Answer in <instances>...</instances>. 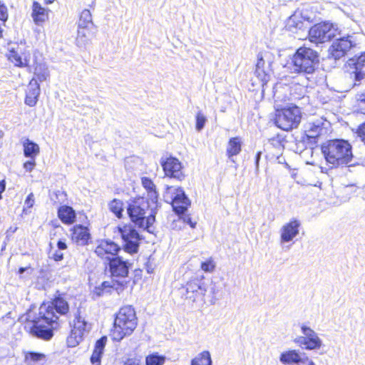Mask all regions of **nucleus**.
<instances>
[{
    "label": "nucleus",
    "mask_w": 365,
    "mask_h": 365,
    "mask_svg": "<svg viewBox=\"0 0 365 365\" xmlns=\"http://www.w3.org/2000/svg\"><path fill=\"white\" fill-rule=\"evenodd\" d=\"M356 133L360 140L365 144V122L358 126Z\"/></svg>",
    "instance_id": "49530a36"
},
{
    "label": "nucleus",
    "mask_w": 365,
    "mask_h": 365,
    "mask_svg": "<svg viewBox=\"0 0 365 365\" xmlns=\"http://www.w3.org/2000/svg\"><path fill=\"white\" fill-rule=\"evenodd\" d=\"M322 151L326 161L332 168H351L359 164L353 155L352 147L347 140H329L322 146Z\"/></svg>",
    "instance_id": "f03ea898"
},
{
    "label": "nucleus",
    "mask_w": 365,
    "mask_h": 365,
    "mask_svg": "<svg viewBox=\"0 0 365 365\" xmlns=\"http://www.w3.org/2000/svg\"><path fill=\"white\" fill-rule=\"evenodd\" d=\"M149 201L146 202L143 198L133 201L128 207V213L131 220L139 227L148 232H153V225L155 220V210Z\"/></svg>",
    "instance_id": "7ed1b4c3"
},
{
    "label": "nucleus",
    "mask_w": 365,
    "mask_h": 365,
    "mask_svg": "<svg viewBox=\"0 0 365 365\" xmlns=\"http://www.w3.org/2000/svg\"><path fill=\"white\" fill-rule=\"evenodd\" d=\"M63 257V255L61 251H56L53 255V258L55 261H60Z\"/></svg>",
    "instance_id": "5fc2aeb1"
},
{
    "label": "nucleus",
    "mask_w": 365,
    "mask_h": 365,
    "mask_svg": "<svg viewBox=\"0 0 365 365\" xmlns=\"http://www.w3.org/2000/svg\"><path fill=\"white\" fill-rule=\"evenodd\" d=\"M90 329V325L86 322L85 319L81 316H76L73 321V331L77 332L83 336L86 332Z\"/></svg>",
    "instance_id": "473e14b6"
},
{
    "label": "nucleus",
    "mask_w": 365,
    "mask_h": 365,
    "mask_svg": "<svg viewBox=\"0 0 365 365\" xmlns=\"http://www.w3.org/2000/svg\"><path fill=\"white\" fill-rule=\"evenodd\" d=\"M107 341V337L103 336L98 339L96 344L91 357V362L93 365H101V359Z\"/></svg>",
    "instance_id": "bb28decb"
},
{
    "label": "nucleus",
    "mask_w": 365,
    "mask_h": 365,
    "mask_svg": "<svg viewBox=\"0 0 365 365\" xmlns=\"http://www.w3.org/2000/svg\"><path fill=\"white\" fill-rule=\"evenodd\" d=\"M327 121L322 118L311 120L305 125V132L309 138H314L326 132Z\"/></svg>",
    "instance_id": "412c9836"
},
{
    "label": "nucleus",
    "mask_w": 365,
    "mask_h": 365,
    "mask_svg": "<svg viewBox=\"0 0 365 365\" xmlns=\"http://www.w3.org/2000/svg\"><path fill=\"white\" fill-rule=\"evenodd\" d=\"M91 29L86 27H78L76 36V44L80 48H84L90 41Z\"/></svg>",
    "instance_id": "7c9ffc66"
},
{
    "label": "nucleus",
    "mask_w": 365,
    "mask_h": 365,
    "mask_svg": "<svg viewBox=\"0 0 365 365\" xmlns=\"http://www.w3.org/2000/svg\"><path fill=\"white\" fill-rule=\"evenodd\" d=\"M34 202H35L34 195L31 192L27 196V197L24 202V207L23 209V212L26 215L30 213L29 209H31L34 206Z\"/></svg>",
    "instance_id": "79ce46f5"
},
{
    "label": "nucleus",
    "mask_w": 365,
    "mask_h": 365,
    "mask_svg": "<svg viewBox=\"0 0 365 365\" xmlns=\"http://www.w3.org/2000/svg\"><path fill=\"white\" fill-rule=\"evenodd\" d=\"M123 365H140V364L137 359H128L124 362Z\"/></svg>",
    "instance_id": "603ef678"
},
{
    "label": "nucleus",
    "mask_w": 365,
    "mask_h": 365,
    "mask_svg": "<svg viewBox=\"0 0 365 365\" xmlns=\"http://www.w3.org/2000/svg\"><path fill=\"white\" fill-rule=\"evenodd\" d=\"M302 336H299L294 339V342L304 346L307 350H318L323 346L322 340L319 334L311 327L302 324L300 326Z\"/></svg>",
    "instance_id": "9d476101"
},
{
    "label": "nucleus",
    "mask_w": 365,
    "mask_h": 365,
    "mask_svg": "<svg viewBox=\"0 0 365 365\" xmlns=\"http://www.w3.org/2000/svg\"><path fill=\"white\" fill-rule=\"evenodd\" d=\"M54 1V0H44L45 4H52Z\"/></svg>",
    "instance_id": "bf43d9fd"
},
{
    "label": "nucleus",
    "mask_w": 365,
    "mask_h": 365,
    "mask_svg": "<svg viewBox=\"0 0 365 365\" xmlns=\"http://www.w3.org/2000/svg\"><path fill=\"white\" fill-rule=\"evenodd\" d=\"M57 247L59 250H63L67 248V245L65 242L59 240L57 243Z\"/></svg>",
    "instance_id": "6e6d98bb"
},
{
    "label": "nucleus",
    "mask_w": 365,
    "mask_h": 365,
    "mask_svg": "<svg viewBox=\"0 0 365 365\" xmlns=\"http://www.w3.org/2000/svg\"><path fill=\"white\" fill-rule=\"evenodd\" d=\"M270 63L264 60L262 54L257 55V61L256 63L255 75L262 83H266L269 80V73L271 71Z\"/></svg>",
    "instance_id": "4be33fe9"
},
{
    "label": "nucleus",
    "mask_w": 365,
    "mask_h": 365,
    "mask_svg": "<svg viewBox=\"0 0 365 365\" xmlns=\"http://www.w3.org/2000/svg\"><path fill=\"white\" fill-rule=\"evenodd\" d=\"M72 240L80 245H86L90 239V233L86 227L76 225L72 230Z\"/></svg>",
    "instance_id": "393cba45"
},
{
    "label": "nucleus",
    "mask_w": 365,
    "mask_h": 365,
    "mask_svg": "<svg viewBox=\"0 0 365 365\" xmlns=\"http://www.w3.org/2000/svg\"><path fill=\"white\" fill-rule=\"evenodd\" d=\"M142 185L148 192V201L150 202L155 207H158V194L153 182L148 178L141 179Z\"/></svg>",
    "instance_id": "b1692460"
},
{
    "label": "nucleus",
    "mask_w": 365,
    "mask_h": 365,
    "mask_svg": "<svg viewBox=\"0 0 365 365\" xmlns=\"http://www.w3.org/2000/svg\"><path fill=\"white\" fill-rule=\"evenodd\" d=\"M31 16L34 23L39 25L46 21L48 19V14L46 9L43 8L38 2L34 1Z\"/></svg>",
    "instance_id": "c756f323"
},
{
    "label": "nucleus",
    "mask_w": 365,
    "mask_h": 365,
    "mask_svg": "<svg viewBox=\"0 0 365 365\" xmlns=\"http://www.w3.org/2000/svg\"><path fill=\"white\" fill-rule=\"evenodd\" d=\"M301 119V110L297 106L291 105L276 109L274 123L278 128L283 130L287 131L296 128Z\"/></svg>",
    "instance_id": "423d86ee"
},
{
    "label": "nucleus",
    "mask_w": 365,
    "mask_h": 365,
    "mask_svg": "<svg viewBox=\"0 0 365 365\" xmlns=\"http://www.w3.org/2000/svg\"><path fill=\"white\" fill-rule=\"evenodd\" d=\"M340 34L338 26L329 21L314 25L308 34L309 41L316 44L328 42Z\"/></svg>",
    "instance_id": "0eeeda50"
},
{
    "label": "nucleus",
    "mask_w": 365,
    "mask_h": 365,
    "mask_svg": "<svg viewBox=\"0 0 365 365\" xmlns=\"http://www.w3.org/2000/svg\"><path fill=\"white\" fill-rule=\"evenodd\" d=\"M120 250V247L115 242L109 240L101 241L95 250V253L102 259L108 261L110 258H115V255Z\"/></svg>",
    "instance_id": "6ab92c4d"
},
{
    "label": "nucleus",
    "mask_w": 365,
    "mask_h": 365,
    "mask_svg": "<svg viewBox=\"0 0 365 365\" xmlns=\"http://www.w3.org/2000/svg\"><path fill=\"white\" fill-rule=\"evenodd\" d=\"M279 361L284 365H315L305 353L297 349H289L281 353Z\"/></svg>",
    "instance_id": "9b49d317"
},
{
    "label": "nucleus",
    "mask_w": 365,
    "mask_h": 365,
    "mask_svg": "<svg viewBox=\"0 0 365 365\" xmlns=\"http://www.w3.org/2000/svg\"><path fill=\"white\" fill-rule=\"evenodd\" d=\"M8 19L7 8L4 4H0V20L6 21Z\"/></svg>",
    "instance_id": "8fccbe9b"
},
{
    "label": "nucleus",
    "mask_w": 365,
    "mask_h": 365,
    "mask_svg": "<svg viewBox=\"0 0 365 365\" xmlns=\"http://www.w3.org/2000/svg\"><path fill=\"white\" fill-rule=\"evenodd\" d=\"M356 41L353 36L341 37L336 39L329 48L330 54L335 59H339L343 57L351 47L356 45Z\"/></svg>",
    "instance_id": "4468645a"
},
{
    "label": "nucleus",
    "mask_w": 365,
    "mask_h": 365,
    "mask_svg": "<svg viewBox=\"0 0 365 365\" xmlns=\"http://www.w3.org/2000/svg\"><path fill=\"white\" fill-rule=\"evenodd\" d=\"M7 56L9 60L14 63L15 66L24 67L22 60L21 59V55L17 45L9 48Z\"/></svg>",
    "instance_id": "72a5a7b5"
},
{
    "label": "nucleus",
    "mask_w": 365,
    "mask_h": 365,
    "mask_svg": "<svg viewBox=\"0 0 365 365\" xmlns=\"http://www.w3.org/2000/svg\"><path fill=\"white\" fill-rule=\"evenodd\" d=\"M55 197H56V200L53 199V197H51V200L53 201V202L55 204H57V203H60L61 201L63 202L64 200H65V197H66V194L64 192H62V191H57L56 192H55Z\"/></svg>",
    "instance_id": "09e8293b"
},
{
    "label": "nucleus",
    "mask_w": 365,
    "mask_h": 365,
    "mask_svg": "<svg viewBox=\"0 0 365 365\" xmlns=\"http://www.w3.org/2000/svg\"><path fill=\"white\" fill-rule=\"evenodd\" d=\"M125 288V280L115 282L106 281L101 283V285L96 287L92 292L93 298L100 297L106 292H110V289H115L118 294L123 291Z\"/></svg>",
    "instance_id": "aec40b11"
},
{
    "label": "nucleus",
    "mask_w": 365,
    "mask_h": 365,
    "mask_svg": "<svg viewBox=\"0 0 365 365\" xmlns=\"http://www.w3.org/2000/svg\"><path fill=\"white\" fill-rule=\"evenodd\" d=\"M207 287L201 279L195 278L189 281L186 284L185 298L192 302H203Z\"/></svg>",
    "instance_id": "ddd939ff"
},
{
    "label": "nucleus",
    "mask_w": 365,
    "mask_h": 365,
    "mask_svg": "<svg viewBox=\"0 0 365 365\" xmlns=\"http://www.w3.org/2000/svg\"><path fill=\"white\" fill-rule=\"evenodd\" d=\"M92 26V16L90 11L88 9L83 10L79 19L78 27L91 28Z\"/></svg>",
    "instance_id": "f704fd0d"
},
{
    "label": "nucleus",
    "mask_w": 365,
    "mask_h": 365,
    "mask_svg": "<svg viewBox=\"0 0 365 365\" xmlns=\"http://www.w3.org/2000/svg\"><path fill=\"white\" fill-rule=\"evenodd\" d=\"M4 136V133L2 130H0V139L2 138Z\"/></svg>",
    "instance_id": "680f3d73"
},
{
    "label": "nucleus",
    "mask_w": 365,
    "mask_h": 365,
    "mask_svg": "<svg viewBox=\"0 0 365 365\" xmlns=\"http://www.w3.org/2000/svg\"><path fill=\"white\" fill-rule=\"evenodd\" d=\"M82 339V335L71 329V334L67 338V344L69 347H75L81 341Z\"/></svg>",
    "instance_id": "a19ab883"
},
{
    "label": "nucleus",
    "mask_w": 365,
    "mask_h": 365,
    "mask_svg": "<svg viewBox=\"0 0 365 365\" xmlns=\"http://www.w3.org/2000/svg\"><path fill=\"white\" fill-rule=\"evenodd\" d=\"M242 140L240 137L231 138L227 143L226 154L234 162L233 156L238 155L242 150Z\"/></svg>",
    "instance_id": "cd10ccee"
},
{
    "label": "nucleus",
    "mask_w": 365,
    "mask_h": 365,
    "mask_svg": "<svg viewBox=\"0 0 365 365\" xmlns=\"http://www.w3.org/2000/svg\"><path fill=\"white\" fill-rule=\"evenodd\" d=\"M356 112L365 115V92L358 93L356 95Z\"/></svg>",
    "instance_id": "ea45409f"
},
{
    "label": "nucleus",
    "mask_w": 365,
    "mask_h": 365,
    "mask_svg": "<svg viewBox=\"0 0 365 365\" xmlns=\"http://www.w3.org/2000/svg\"><path fill=\"white\" fill-rule=\"evenodd\" d=\"M319 62L317 53L307 47L299 48L287 66L292 73L312 74Z\"/></svg>",
    "instance_id": "39448f33"
},
{
    "label": "nucleus",
    "mask_w": 365,
    "mask_h": 365,
    "mask_svg": "<svg viewBox=\"0 0 365 365\" xmlns=\"http://www.w3.org/2000/svg\"><path fill=\"white\" fill-rule=\"evenodd\" d=\"M34 74L37 78V81L43 82L48 78L49 71L44 64H39L35 67Z\"/></svg>",
    "instance_id": "e433bc0d"
},
{
    "label": "nucleus",
    "mask_w": 365,
    "mask_h": 365,
    "mask_svg": "<svg viewBox=\"0 0 365 365\" xmlns=\"http://www.w3.org/2000/svg\"><path fill=\"white\" fill-rule=\"evenodd\" d=\"M68 309V302L62 297L43 303L39 307L38 317L32 320L31 332L39 339H51L53 335L52 329L58 327L59 315L66 314Z\"/></svg>",
    "instance_id": "f257e3e1"
},
{
    "label": "nucleus",
    "mask_w": 365,
    "mask_h": 365,
    "mask_svg": "<svg viewBox=\"0 0 365 365\" xmlns=\"http://www.w3.org/2000/svg\"><path fill=\"white\" fill-rule=\"evenodd\" d=\"M40 94V86L37 80L35 78L31 79L28 86L26 95L25 98V103L29 106H34L38 101Z\"/></svg>",
    "instance_id": "5701e85b"
},
{
    "label": "nucleus",
    "mask_w": 365,
    "mask_h": 365,
    "mask_svg": "<svg viewBox=\"0 0 365 365\" xmlns=\"http://www.w3.org/2000/svg\"><path fill=\"white\" fill-rule=\"evenodd\" d=\"M165 174L170 178L181 180L184 178L182 166L178 159L170 157L161 163Z\"/></svg>",
    "instance_id": "a211bd4d"
},
{
    "label": "nucleus",
    "mask_w": 365,
    "mask_h": 365,
    "mask_svg": "<svg viewBox=\"0 0 365 365\" xmlns=\"http://www.w3.org/2000/svg\"><path fill=\"white\" fill-rule=\"evenodd\" d=\"M210 292H211L214 295L215 294V293H216V292H215V289L214 287L211 288Z\"/></svg>",
    "instance_id": "052dcab7"
},
{
    "label": "nucleus",
    "mask_w": 365,
    "mask_h": 365,
    "mask_svg": "<svg viewBox=\"0 0 365 365\" xmlns=\"http://www.w3.org/2000/svg\"><path fill=\"white\" fill-rule=\"evenodd\" d=\"M165 362V356L158 353H153L145 358L146 365H163Z\"/></svg>",
    "instance_id": "c9c22d12"
},
{
    "label": "nucleus",
    "mask_w": 365,
    "mask_h": 365,
    "mask_svg": "<svg viewBox=\"0 0 365 365\" xmlns=\"http://www.w3.org/2000/svg\"><path fill=\"white\" fill-rule=\"evenodd\" d=\"M138 319L132 306H125L116 314L111 333L113 340L120 341L125 336L130 335L136 328Z\"/></svg>",
    "instance_id": "20e7f679"
},
{
    "label": "nucleus",
    "mask_w": 365,
    "mask_h": 365,
    "mask_svg": "<svg viewBox=\"0 0 365 365\" xmlns=\"http://www.w3.org/2000/svg\"><path fill=\"white\" fill-rule=\"evenodd\" d=\"M312 21L307 11H296L287 20V26L292 32L305 30Z\"/></svg>",
    "instance_id": "2eb2a0df"
},
{
    "label": "nucleus",
    "mask_w": 365,
    "mask_h": 365,
    "mask_svg": "<svg viewBox=\"0 0 365 365\" xmlns=\"http://www.w3.org/2000/svg\"><path fill=\"white\" fill-rule=\"evenodd\" d=\"M190 365H212L210 351L205 350L197 354L190 361Z\"/></svg>",
    "instance_id": "2f4dec72"
},
{
    "label": "nucleus",
    "mask_w": 365,
    "mask_h": 365,
    "mask_svg": "<svg viewBox=\"0 0 365 365\" xmlns=\"http://www.w3.org/2000/svg\"><path fill=\"white\" fill-rule=\"evenodd\" d=\"M261 153H262L261 152H257V153L256 155V157H255V164H256L257 170L259 168V160H260Z\"/></svg>",
    "instance_id": "13d9d810"
},
{
    "label": "nucleus",
    "mask_w": 365,
    "mask_h": 365,
    "mask_svg": "<svg viewBox=\"0 0 365 365\" xmlns=\"http://www.w3.org/2000/svg\"><path fill=\"white\" fill-rule=\"evenodd\" d=\"M109 262V270L111 274V282H120L125 280V287L128 280V264L127 261L123 260L121 257L110 258Z\"/></svg>",
    "instance_id": "f8f14e48"
},
{
    "label": "nucleus",
    "mask_w": 365,
    "mask_h": 365,
    "mask_svg": "<svg viewBox=\"0 0 365 365\" xmlns=\"http://www.w3.org/2000/svg\"><path fill=\"white\" fill-rule=\"evenodd\" d=\"M274 98H279V96H277V92L274 93Z\"/></svg>",
    "instance_id": "e2e57ef3"
},
{
    "label": "nucleus",
    "mask_w": 365,
    "mask_h": 365,
    "mask_svg": "<svg viewBox=\"0 0 365 365\" xmlns=\"http://www.w3.org/2000/svg\"><path fill=\"white\" fill-rule=\"evenodd\" d=\"M19 51L21 55V59L22 60L24 66H29L30 58H31V53L29 49V47L26 46L24 43L21 42V43L18 44Z\"/></svg>",
    "instance_id": "4c0bfd02"
},
{
    "label": "nucleus",
    "mask_w": 365,
    "mask_h": 365,
    "mask_svg": "<svg viewBox=\"0 0 365 365\" xmlns=\"http://www.w3.org/2000/svg\"><path fill=\"white\" fill-rule=\"evenodd\" d=\"M118 230L122 238L125 252L130 254L137 253L142 238L134 226L130 224L119 225Z\"/></svg>",
    "instance_id": "6e6552de"
},
{
    "label": "nucleus",
    "mask_w": 365,
    "mask_h": 365,
    "mask_svg": "<svg viewBox=\"0 0 365 365\" xmlns=\"http://www.w3.org/2000/svg\"><path fill=\"white\" fill-rule=\"evenodd\" d=\"M109 210L115 214V215L120 218L122 216L123 211V203L121 200L114 199L108 205Z\"/></svg>",
    "instance_id": "58836bf2"
},
{
    "label": "nucleus",
    "mask_w": 365,
    "mask_h": 365,
    "mask_svg": "<svg viewBox=\"0 0 365 365\" xmlns=\"http://www.w3.org/2000/svg\"><path fill=\"white\" fill-rule=\"evenodd\" d=\"M6 189V182L4 180L0 181V200L1 199V193L4 192Z\"/></svg>",
    "instance_id": "4d7b16f0"
},
{
    "label": "nucleus",
    "mask_w": 365,
    "mask_h": 365,
    "mask_svg": "<svg viewBox=\"0 0 365 365\" xmlns=\"http://www.w3.org/2000/svg\"><path fill=\"white\" fill-rule=\"evenodd\" d=\"M26 272L29 275H31L32 274V269L30 267H20L19 269V274H20V277L24 278V276L22 274Z\"/></svg>",
    "instance_id": "3c124183"
},
{
    "label": "nucleus",
    "mask_w": 365,
    "mask_h": 365,
    "mask_svg": "<svg viewBox=\"0 0 365 365\" xmlns=\"http://www.w3.org/2000/svg\"><path fill=\"white\" fill-rule=\"evenodd\" d=\"M43 358V355L38 353L30 352L26 355V361L28 364H31V362H38L42 360Z\"/></svg>",
    "instance_id": "37998d69"
},
{
    "label": "nucleus",
    "mask_w": 365,
    "mask_h": 365,
    "mask_svg": "<svg viewBox=\"0 0 365 365\" xmlns=\"http://www.w3.org/2000/svg\"><path fill=\"white\" fill-rule=\"evenodd\" d=\"M167 193H173L172 205L174 210L178 214L184 213L189 205V200L180 187H168Z\"/></svg>",
    "instance_id": "f3484780"
},
{
    "label": "nucleus",
    "mask_w": 365,
    "mask_h": 365,
    "mask_svg": "<svg viewBox=\"0 0 365 365\" xmlns=\"http://www.w3.org/2000/svg\"><path fill=\"white\" fill-rule=\"evenodd\" d=\"M58 216L62 222L71 225L75 221L76 212L71 207L63 205L58 208Z\"/></svg>",
    "instance_id": "c85d7f7f"
},
{
    "label": "nucleus",
    "mask_w": 365,
    "mask_h": 365,
    "mask_svg": "<svg viewBox=\"0 0 365 365\" xmlns=\"http://www.w3.org/2000/svg\"><path fill=\"white\" fill-rule=\"evenodd\" d=\"M215 267V262L212 259L210 258L205 262L201 263V269L205 272H212Z\"/></svg>",
    "instance_id": "c03bdc74"
},
{
    "label": "nucleus",
    "mask_w": 365,
    "mask_h": 365,
    "mask_svg": "<svg viewBox=\"0 0 365 365\" xmlns=\"http://www.w3.org/2000/svg\"><path fill=\"white\" fill-rule=\"evenodd\" d=\"M36 165V159L29 158V160L26 161L24 163L23 167L26 171L31 172L34 169Z\"/></svg>",
    "instance_id": "de8ad7c7"
},
{
    "label": "nucleus",
    "mask_w": 365,
    "mask_h": 365,
    "mask_svg": "<svg viewBox=\"0 0 365 365\" xmlns=\"http://www.w3.org/2000/svg\"><path fill=\"white\" fill-rule=\"evenodd\" d=\"M183 221L190 225L191 227L194 228L195 227L196 222H192L191 220V217L188 215H185L183 217Z\"/></svg>",
    "instance_id": "864d4df0"
},
{
    "label": "nucleus",
    "mask_w": 365,
    "mask_h": 365,
    "mask_svg": "<svg viewBox=\"0 0 365 365\" xmlns=\"http://www.w3.org/2000/svg\"><path fill=\"white\" fill-rule=\"evenodd\" d=\"M350 78H354V86H358L365 79V53L349 61Z\"/></svg>",
    "instance_id": "dca6fc26"
},
{
    "label": "nucleus",
    "mask_w": 365,
    "mask_h": 365,
    "mask_svg": "<svg viewBox=\"0 0 365 365\" xmlns=\"http://www.w3.org/2000/svg\"><path fill=\"white\" fill-rule=\"evenodd\" d=\"M21 144L23 146L24 155L26 158L36 159V158L39 155V145L28 138H23L21 139Z\"/></svg>",
    "instance_id": "a878e982"
},
{
    "label": "nucleus",
    "mask_w": 365,
    "mask_h": 365,
    "mask_svg": "<svg viewBox=\"0 0 365 365\" xmlns=\"http://www.w3.org/2000/svg\"><path fill=\"white\" fill-rule=\"evenodd\" d=\"M207 121L205 116L201 113H197L196 115V129L200 131L201 130Z\"/></svg>",
    "instance_id": "a18cd8bd"
},
{
    "label": "nucleus",
    "mask_w": 365,
    "mask_h": 365,
    "mask_svg": "<svg viewBox=\"0 0 365 365\" xmlns=\"http://www.w3.org/2000/svg\"><path fill=\"white\" fill-rule=\"evenodd\" d=\"M301 222L297 218H292L280 228L279 242L282 248L289 249L294 242V239L299 235Z\"/></svg>",
    "instance_id": "1a4fd4ad"
}]
</instances>
